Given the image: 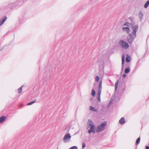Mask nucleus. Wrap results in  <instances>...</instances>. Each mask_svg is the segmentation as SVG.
<instances>
[{
    "label": "nucleus",
    "mask_w": 149,
    "mask_h": 149,
    "mask_svg": "<svg viewBox=\"0 0 149 149\" xmlns=\"http://www.w3.org/2000/svg\"><path fill=\"white\" fill-rule=\"evenodd\" d=\"M119 123L121 125H123L125 123V120L124 117H122L119 120Z\"/></svg>",
    "instance_id": "8"
},
{
    "label": "nucleus",
    "mask_w": 149,
    "mask_h": 149,
    "mask_svg": "<svg viewBox=\"0 0 149 149\" xmlns=\"http://www.w3.org/2000/svg\"><path fill=\"white\" fill-rule=\"evenodd\" d=\"M95 84H94V85H93V86H95Z\"/></svg>",
    "instance_id": "27"
},
{
    "label": "nucleus",
    "mask_w": 149,
    "mask_h": 149,
    "mask_svg": "<svg viewBox=\"0 0 149 149\" xmlns=\"http://www.w3.org/2000/svg\"><path fill=\"white\" fill-rule=\"evenodd\" d=\"M119 44L124 49H127L129 47L128 44L126 42L123 40L119 41Z\"/></svg>",
    "instance_id": "5"
},
{
    "label": "nucleus",
    "mask_w": 149,
    "mask_h": 149,
    "mask_svg": "<svg viewBox=\"0 0 149 149\" xmlns=\"http://www.w3.org/2000/svg\"><path fill=\"white\" fill-rule=\"evenodd\" d=\"M131 59V58L130 57V56L127 55L126 59V62L127 63L129 62L130 61Z\"/></svg>",
    "instance_id": "11"
},
{
    "label": "nucleus",
    "mask_w": 149,
    "mask_h": 149,
    "mask_svg": "<svg viewBox=\"0 0 149 149\" xmlns=\"http://www.w3.org/2000/svg\"><path fill=\"white\" fill-rule=\"evenodd\" d=\"M69 149H78L77 147L76 146H73L71 147Z\"/></svg>",
    "instance_id": "23"
},
{
    "label": "nucleus",
    "mask_w": 149,
    "mask_h": 149,
    "mask_svg": "<svg viewBox=\"0 0 149 149\" xmlns=\"http://www.w3.org/2000/svg\"><path fill=\"white\" fill-rule=\"evenodd\" d=\"M125 56L124 54H123L122 58V69L123 68V65L125 62Z\"/></svg>",
    "instance_id": "7"
},
{
    "label": "nucleus",
    "mask_w": 149,
    "mask_h": 149,
    "mask_svg": "<svg viewBox=\"0 0 149 149\" xmlns=\"http://www.w3.org/2000/svg\"><path fill=\"white\" fill-rule=\"evenodd\" d=\"M7 19L6 17H4V18L0 21V26L2 25Z\"/></svg>",
    "instance_id": "10"
},
{
    "label": "nucleus",
    "mask_w": 149,
    "mask_h": 149,
    "mask_svg": "<svg viewBox=\"0 0 149 149\" xmlns=\"http://www.w3.org/2000/svg\"><path fill=\"white\" fill-rule=\"evenodd\" d=\"M107 124V123L106 122H104L100 124L97 127L96 132L99 133L103 131L105 129Z\"/></svg>",
    "instance_id": "3"
},
{
    "label": "nucleus",
    "mask_w": 149,
    "mask_h": 149,
    "mask_svg": "<svg viewBox=\"0 0 149 149\" xmlns=\"http://www.w3.org/2000/svg\"><path fill=\"white\" fill-rule=\"evenodd\" d=\"M86 146V143L84 142H83L82 143V148H84Z\"/></svg>",
    "instance_id": "22"
},
{
    "label": "nucleus",
    "mask_w": 149,
    "mask_h": 149,
    "mask_svg": "<svg viewBox=\"0 0 149 149\" xmlns=\"http://www.w3.org/2000/svg\"><path fill=\"white\" fill-rule=\"evenodd\" d=\"M140 137H139L136 140V145H138L139 143V142H140Z\"/></svg>",
    "instance_id": "17"
},
{
    "label": "nucleus",
    "mask_w": 149,
    "mask_h": 149,
    "mask_svg": "<svg viewBox=\"0 0 149 149\" xmlns=\"http://www.w3.org/2000/svg\"><path fill=\"white\" fill-rule=\"evenodd\" d=\"M95 92L94 89H93L92 91L91 94L93 96H94L95 95Z\"/></svg>",
    "instance_id": "20"
},
{
    "label": "nucleus",
    "mask_w": 149,
    "mask_h": 149,
    "mask_svg": "<svg viewBox=\"0 0 149 149\" xmlns=\"http://www.w3.org/2000/svg\"><path fill=\"white\" fill-rule=\"evenodd\" d=\"M6 119L5 116H2L0 118V123L4 122Z\"/></svg>",
    "instance_id": "9"
},
{
    "label": "nucleus",
    "mask_w": 149,
    "mask_h": 149,
    "mask_svg": "<svg viewBox=\"0 0 149 149\" xmlns=\"http://www.w3.org/2000/svg\"><path fill=\"white\" fill-rule=\"evenodd\" d=\"M118 83H119V81H118V80H117L116 81V83L115 84V91H116L117 89Z\"/></svg>",
    "instance_id": "14"
},
{
    "label": "nucleus",
    "mask_w": 149,
    "mask_h": 149,
    "mask_svg": "<svg viewBox=\"0 0 149 149\" xmlns=\"http://www.w3.org/2000/svg\"><path fill=\"white\" fill-rule=\"evenodd\" d=\"M143 16V14L141 12H140L139 14V18L140 21H141L142 20V19Z\"/></svg>",
    "instance_id": "12"
},
{
    "label": "nucleus",
    "mask_w": 149,
    "mask_h": 149,
    "mask_svg": "<svg viewBox=\"0 0 149 149\" xmlns=\"http://www.w3.org/2000/svg\"><path fill=\"white\" fill-rule=\"evenodd\" d=\"M112 104V101H110L109 103V105H110Z\"/></svg>",
    "instance_id": "25"
},
{
    "label": "nucleus",
    "mask_w": 149,
    "mask_h": 149,
    "mask_svg": "<svg viewBox=\"0 0 149 149\" xmlns=\"http://www.w3.org/2000/svg\"><path fill=\"white\" fill-rule=\"evenodd\" d=\"M71 138V136L70 134H66L63 138V141L65 143L68 142L70 141Z\"/></svg>",
    "instance_id": "6"
},
{
    "label": "nucleus",
    "mask_w": 149,
    "mask_h": 149,
    "mask_svg": "<svg viewBox=\"0 0 149 149\" xmlns=\"http://www.w3.org/2000/svg\"><path fill=\"white\" fill-rule=\"evenodd\" d=\"M146 149H149V147L146 146Z\"/></svg>",
    "instance_id": "26"
},
{
    "label": "nucleus",
    "mask_w": 149,
    "mask_h": 149,
    "mask_svg": "<svg viewBox=\"0 0 149 149\" xmlns=\"http://www.w3.org/2000/svg\"><path fill=\"white\" fill-rule=\"evenodd\" d=\"M100 78L99 76H96L95 77V80L97 82H98L99 81Z\"/></svg>",
    "instance_id": "21"
},
{
    "label": "nucleus",
    "mask_w": 149,
    "mask_h": 149,
    "mask_svg": "<svg viewBox=\"0 0 149 149\" xmlns=\"http://www.w3.org/2000/svg\"><path fill=\"white\" fill-rule=\"evenodd\" d=\"M90 109L91 110L93 111L96 112L97 111V109L91 106L90 107Z\"/></svg>",
    "instance_id": "13"
},
{
    "label": "nucleus",
    "mask_w": 149,
    "mask_h": 149,
    "mask_svg": "<svg viewBox=\"0 0 149 149\" xmlns=\"http://www.w3.org/2000/svg\"><path fill=\"white\" fill-rule=\"evenodd\" d=\"M124 26H127L123 27L122 30L124 32H126L127 34L130 33V27L132 26V31L131 33L129 34L127 37V41L129 43H131L136 36V33L139 28L138 25H132L130 23L126 22L124 23Z\"/></svg>",
    "instance_id": "1"
},
{
    "label": "nucleus",
    "mask_w": 149,
    "mask_h": 149,
    "mask_svg": "<svg viewBox=\"0 0 149 149\" xmlns=\"http://www.w3.org/2000/svg\"><path fill=\"white\" fill-rule=\"evenodd\" d=\"M23 87V86H22L21 87L18 89V91L19 93H20L22 92V88Z\"/></svg>",
    "instance_id": "19"
},
{
    "label": "nucleus",
    "mask_w": 149,
    "mask_h": 149,
    "mask_svg": "<svg viewBox=\"0 0 149 149\" xmlns=\"http://www.w3.org/2000/svg\"><path fill=\"white\" fill-rule=\"evenodd\" d=\"M130 71V69L129 67H127L126 68L125 70V73H128Z\"/></svg>",
    "instance_id": "15"
},
{
    "label": "nucleus",
    "mask_w": 149,
    "mask_h": 149,
    "mask_svg": "<svg viewBox=\"0 0 149 149\" xmlns=\"http://www.w3.org/2000/svg\"><path fill=\"white\" fill-rule=\"evenodd\" d=\"M149 5V1H148L145 4L144 7L145 8H147L148 7Z\"/></svg>",
    "instance_id": "16"
},
{
    "label": "nucleus",
    "mask_w": 149,
    "mask_h": 149,
    "mask_svg": "<svg viewBox=\"0 0 149 149\" xmlns=\"http://www.w3.org/2000/svg\"><path fill=\"white\" fill-rule=\"evenodd\" d=\"M35 102H36V100H33V101L28 103L27 104V105H31L32 104H33Z\"/></svg>",
    "instance_id": "18"
},
{
    "label": "nucleus",
    "mask_w": 149,
    "mask_h": 149,
    "mask_svg": "<svg viewBox=\"0 0 149 149\" xmlns=\"http://www.w3.org/2000/svg\"><path fill=\"white\" fill-rule=\"evenodd\" d=\"M126 76V75L125 74H124L123 75V77L124 78H125Z\"/></svg>",
    "instance_id": "24"
},
{
    "label": "nucleus",
    "mask_w": 149,
    "mask_h": 149,
    "mask_svg": "<svg viewBox=\"0 0 149 149\" xmlns=\"http://www.w3.org/2000/svg\"><path fill=\"white\" fill-rule=\"evenodd\" d=\"M95 128V125L93 124V121L91 120H88L86 129L88 130V132L89 134H91L92 133L95 134V131L94 130Z\"/></svg>",
    "instance_id": "2"
},
{
    "label": "nucleus",
    "mask_w": 149,
    "mask_h": 149,
    "mask_svg": "<svg viewBox=\"0 0 149 149\" xmlns=\"http://www.w3.org/2000/svg\"><path fill=\"white\" fill-rule=\"evenodd\" d=\"M102 80H100V82L98 91L97 94V100L99 102L101 101L100 95L102 89Z\"/></svg>",
    "instance_id": "4"
}]
</instances>
